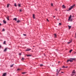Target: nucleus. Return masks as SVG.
<instances>
[{
    "label": "nucleus",
    "instance_id": "obj_1",
    "mask_svg": "<svg viewBox=\"0 0 76 76\" xmlns=\"http://www.w3.org/2000/svg\"><path fill=\"white\" fill-rule=\"evenodd\" d=\"M71 60H67V61H66V63H68L69 61H70V62H72L73 61V60H75V58H71Z\"/></svg>",
    "mask_w": 76,
    "mask_h": 76
},
{
    "label": "nucleus",
    "instance_id": "obj_2",
    "mask_svg": "<svg viewBox=\"0 0 76 76\" xmlns=\"http://www.w3.org/2000/svg\"><path fill=\"white\" fill-rule=\"evenodd\" d=\"M72 18V15H71L69 17V19H68V21H69V20H70V21L71 22H72V21L73 20V19L71 18Z\"/></svg>",
    "mask_w": 76,
    "mask_h": 76
},
{
    "label": "nucleus",
    "instance_id": "obj_3",
    "mask_svg": "<svg viewBox=\"0 0 76 76\" xmlns=\"http://www.w3.org/2000/svg\"><path fill=\"white\" fill-rule=\"evenodd\" d=\"M75 73H76V72L75 71V70H74L72 72V74H71V76H73V75H74V74H75Z\"/></svg>",
    "mask_w": 76,
    "mask_h": 76
},
{
    "label": "nucleus",
    "instance_id": "obj_4",
    "mask_svg": "<svg viewBox=\"0 0 76 76\" xmlns=\"http://www.w3.org/2000/svg\"><path fill=\"white\" fill-rule=\"evenodd\" d=\"M75 6V5H73L72 6L69 8V10H72V9H73L74 7V6Z\"/></svg>",
    "mask_w": 76,
    "mask_h": 76
},
{
    "label": "nucleus",
    "instance_id": "obj_5",
    "mask_svg": "<svg viewBox=\"0 0 76 76\" xmlns=\"http://www.w3.org/2000/svg\"><path fill=\"white\" fill-rule=\"evenodd\" d=\"M30 50H31V49L29 48H27V49L26 50V51H30Z\"/></svg>",
    "mask_w": 76,
    "mask_h": 76
},
{
    "label": "nucleus",
    "instance_id": "obj_6",
    "mask_svg": "<svg viewBox=\"0 0 76 76\" xmlns=\"http://www.w3.org/2000/svg\"><path fill=\"white\" fill-rule=\"evenodd\" d=\"M6 18L8 20H9V16H7V17H6Z\"/></svg>",
    "mask_w": 76,
    "mask_h": 76
},
{
    "label": "nucleus",
    "instance_id": "obj_7",
    "mask_svg": "<svg viewBox=\"0 0 76 76\" xmlns=\"http://www.w3.org/2000/svg\"><path fill=\"white\" fill-rule=\"evenodd\" d=\"M62 7L63 9H64L66 8V7H65V6H64V5H63Z\"/></svg>",
    "mask_w": 76,
    "mask_h": 76
},
{
    "label": "nucleus",
    "instance_id": "obj_8",
    "mask_svg": "<svg viewBox=\"0 0 76 76\" xmlns=\"http://www.w3.org/2000/svg\"><path fill=\"white\" fill-rule=\"evenodd\" d=\"M68 27H69V29H70V28H72V26H68Z\"/></svg>",
    "mask_w": 76,
    "mask_h": 76
},
{
    "label": "nucleus",
    "instance_id": "obj_9",
    "mask_svg": "<svg viewBox=\"0 0 76 76\" xmlns=\"http://www.w3.org/2000/svg\"><path fill=\"white\" fill-rule=\"evenodd\" d=\"M72 42V40H71L70 42H68V44H69L71 43V42Z\"/></svg>",
    "mask_w": 76,
    "mask_h": 76
},
{
    "label": "nucleus",
    "instance_id": "obj_10",
    "mask_svg": "<svg viewBox=\"0 0 76 76\" xmlns=\"http://www.w3.org/2000/svg\"><path fill=\"white\" fill-rule=\"evenodd\" d=\"M6 73H4L3 74V76H6Z\"/></svg>",
    "mask_w": 76,
    "mask_h": 76
},
{
    "label": "nucleus",
    "instance_id": "obj_11",
    "mask_svg": "<svg viewBox=\"0 0 76 76\" xmlns=\"http://www.w3.org/2000/svg\"><path fill=\"white\" fill-rule=\"evenodd\" d=\"M17 23H19V22H20V20H18L17 21Z\"/></svg>",
    "mask_w": 76,
    "mask_h": 76
},
{
    "label": "nucleus",
    "instance_id": "obj_12",
    "mask_svg": "<svg viewBox=\"0 0 76 76\" xmlns=\"http://www.w3.org/2000/svg\"><path fill=\"white\" fill-rule=\"evenodd\" d=\"M13 20H16V21H17V18H14Z\"/></svg>",
    "mask_w": 76,
    "mask_h": 76
},
{
    "label": "nucleus",
    "instance_id": "obj_13",
    "mask_svg": "<svg viewBox=\"0 0 76 76\" xmlns=\"http://www.w3.org/2000/svg\"><path fill=\"white\" fill-rule=\"evenodd\" d=\"M14 65V64H13L12 65H11V66H10L11 67H13Z\"/></svg>",
    "mask_w": 76,
    "mask_h": 76
},
{
    "label": "nucleus",
    "instance_id": "obj_14",
    "mask_svg": "<svg viewBox=\"0 0 76 76\" xmlns=\"http://www.w3.org/2000/svg\"><path fill=\"white\" fill-rule=\"evenodd\" d=\"M9 6H10V4H7V7L8 8L9 7Z\"/></svg>",
    "mask_w": 76,
    "mask_h": 76
},
{
    "label": "nucleus",
    "instance_id": "obj_15",
    "mask_svg": "<svg viewBox=\"0 0 76 76\" xmlns=\"http://www.w3.org/2000/svg\"><path fill=\"white\" fill-rule=\"evenodd\" d=\"M4 23H6V21L4 20H3Z\"/></svg>",
    "mask_w": 76,
    "mask_h": 76
},
{
    "label": "nucleus",
    "instance_id": "obj_16",
    "mask_svg": "<svg viewBox=\"0 0 76 76\" xmlns=\"http://www.w3.org/2000/svg\"><path fill=\"white\" fill-rule=\"evenodd\" d=\"M7 51V48H6L4 50V51H5V52H6Z\"/></svg>",
    "mask_w": 76,
    "mask_h": 76
},
{
    "label": "nucleus",
    "instance_id": "obj_17",
    "mask_svg": "<svg viewBox=\"0 0 76 76\" xmlns=\"http://www.w3.org/2000/svg\"><path fill=\"white\" fill-rule=\"evenodd\" d=\"M26 56H27V57H29V56H31V55H26Z\"/></svg>",
    "mask_w": 76,
    "mask_h": 76
},
{
    "label": "nucleus",
    "instance_id": "obj_18",
    "mask_svg": "<svg viewBox=\"0 0 76 76\" xmlns=\"http://www.w3.org/2000/svg\"><path fill=\"white\" fill-rule=\"evenodd\" d=\"M33 16L34 19H35V15L34 14H33Z\"/></svg>",
    "mask_w": 76,
    "mask_h": 76
},
{
    "label": "nucleus",
    "instance_id": "obj_19",
    "mask_svg": "<svg viewBox=\"0 0 76 76\" xmlns=\"http://www.w3.org/2000/svg\"><path fill=\"white\" fill-rule=\"evenodd\" d=\"M15 6V7H17V5H16V4L15 3L14 4Z\"/></svg>",
    "mask_w": 76,
    "mask_h": 76
},
{
    "label": "nucleus",
    "instance_id": "obj_20",
    "mask_svg": "<svg viewBox=\"0 0 76 76\" xmlns=\"http://www.w3.org/2000/svg\"><path fill=\"white\" fill-rule=\"evenodd\" d=\"M20 5H21V4H18V6L19 7H21Z\"/></svg>",
    "mask_w": 76,
    "mask_h": 76
},
{
    "label": "nucleus",
    "instance_id": "obj_21",
    "mask_svg": "<svg viewBox=\"0 0 76 76\" xmlns=\"http://www.w3.org/2000/svg\"><path fill=\"white\" fill-rule=\"evenodd\" d=\"M4 44H6V41H4L3 43Z\"/></svg>",
    "mask_w": 76,
    "mask_h": 76
},
{
    "label": "nucleus",
    "instance_id": "obj_22",
    "mask_svg": "<svg viewBox=\"0 0 76 76\" xmlns=\"http://www.w3.org/2000/svg\"><path fill=\"white\" fill-rule=\"evenodd\" d=\"M72 51V50H69V53H70Z\"/></svg>",
    "mask_w": 76,
    "mask_h": 76
},
{
    "label": "nucleus",
    "instance_id": "obj_23",
    "mask_svg": "<svg viewBox=\"0 0 76 76\" xmlns=\"http://www.w3.org/2000/svg\"><path fill=\"white\" fill-rule=\"evenodd\" d=\"M40 67H42V66H43V65H42V64H40Z\"/></svg>",
    "mask_w": 76,
    "mask_h": 76
},
{
    "label": "nucleus",
    "instance_id": "obj_24",
    "mask_svg": "<svg viewBox=\"0 0 76 76\" xmlns=\"http://www.w3.org/2000/svg\"><path fill=\"white\" fill-rule=\"evenodd\" d=\"M17 70H18V71H20V69H17Z\"/></svg>",
    "mask_w": 76,
    "mask_h": 76
},
{
    "label": "nucleus",
    "instance_id": "obj_25",
    "mask_svg": "<svg viewBox=\"0 0 76 76\" xmlns=\"http://www.w3.org/2000/svg\"><path fill=\"white\" fill-rule=\"evenodd\" d=\"M23 35L24 36H26V34H23Z\"/></svg>",
    "mask_w": 76,
    "mask_h": 76
},
{
    "label": "nucleus",
    "instance_id": "obj_26",
    "mask_svg": "<svg viewBox=\"0 0 76 76\" xmlns=\"http://www.w3.org/2000/svg\"><path fill=\"white\" fill-rule=\"evenodd\" d=\"M5 31V30L4 29V28H3L2 31Z\"/></svg>",
    "mask_w": 76,
    "mask_h": 76
},
{
    "label": "nucleus",
    "instance_id": "obj_27",
    "mask_svg": "<svg viewBox=\"0 0 76 76\" xmlns=\"http://www.w3.org/2000/svg\"><path fill=\"white\" fill-rule=\"evenodd\" d=\"M62 67L63 68H66V67H65L64 66H63Z\"/></svg>",
    "mask_w": 76,
    "mask_h": 76
},
{
    "label": "nucleus",
    "instance_id": "obj_28",
    "mask_svg": "<svg viewBox=\"0 0 76 76\" xmlns=\"http://www.w3.org/2000/svg\"><path fill=\"white\" fill-rule=\"evenodd\" d=\"M54 35H55V37H56V36H57V35H56V34H54Z\"/></svg>",
    "mask_w": 76,
    "mask_h": 76
},
{
    "label": "nucleus",
    "instance_id": "obj_29",
    "mask_svg": "<svg viewBox=\"0 0 76 76\" xmlns=\"http://www.w3.org/2000/svg\"><path fill=\"white\" fill-rule=\"evenodd\" d=\"M22 74H25L26 73V72H23L22 73Z\"/></svg>",
    "mask_w": 76,
    "mask_h": 76
},
{
    "label": "nucleus",
    "instance_id": "obj_30",
    "mask_svg": "<svg viewBox=\"0 0 76 76\" xmlns=\"http://www.w3.org/2000/svg\"><path fill=\"white\" fill-rule=\"evenodd\" d=\"M58 73H59V72H57V73H56V75H58Z\"/></svg>",
    "mask_w": 76,
    "mask_h": 76
},
{
    "label": "nucleus",
    "instance_id": "obj_31",
    "mask_svg": "<svg viewBox=\"0 0 76 76\" xmlns=\"http://www.w3.org/2000/svg\"><path fill=\"white\" fill-rule=\"evenodd\" d=\"M47 20L48 21V22H49V20L48 19H47Z\"/></svg>",
    "mask_w": 76,
    "mask_h": 76
},
{
    "label": "nucleus",
    "instance_id": "obj_32",
    "mask_svg": "<svg viewBox=\"0 0 76 76\" xmlns=\"http://www.w3.org/2000/svg\"><path fill=\"white\" fill-rule=\"evenodd\" d=\"M24 58H22V59H21V60L22 61V60H24Z\"/></svg>",
    "mask_w": 76,
    "mask_h": 76
},
{
    "label": "nucleus",
    "instance_id": "obj_33",
    "mask_svg": "<svg viewBox=\"0 0 76 76\" xmlns=\"http://www.w3.org/2000/svg\"><path fill=\"white\" fill-rule=\"evenodd\" d=\"M51 6H53V4H51Z\"/></svg>",
    "mask_w": 76,
    "mask_h": 76
},
{
    "label": "nucleus",
    "instance_id": "obj_34",
    "mask_svg": "<svg viewBox=\"0 0 76 76\" xmlns=\"http://www.w3.org/2000/svg\"><path fill=\"white\" fill-rule=\"evenodd\" d=\"M59 25H61V23H59Z\"/></svg>",
    "mask_w": 76,
    "mask_h": 76
},
{
    "label": "nucleus",
    "instance_id": "obj_35",
    "mask_svg": "<svg viewBox=\"0 0 76 76\" xmlns=\"http://www.w3.org/2000/svg\"><path fill=\"white\" fill-rule=\"evenodd\" d=\"M58 69H57V72H58Z\"/></svg>",
    "mask_w": 76,
    "mask_h": 76
},
{
    "label": "nucleus",
    "instance_id": "obj_36",
    "mask_svg": "<svg viewBox=\"0 0 76 76\" xmlns=\"http://www.w3.org/2000/svg\"><path fill=\"white\" fill-rule=\"evenodd\" d=\"M1 48V46L0 45V48Z\"/></svg>",
    "mask_w": 76,
    "mask_h": 76
},
{
    "label": "nucleus",
    "instance_id": "obj_37",
    "mask_svg": "<svg viewBox=\"0 0 76 76\" xmlns=\"http://www.w3.org/2000/svg\"><path fill=\"white\" fill-rule=\"evenodd\" d=\"M19 54L20 56V55H21V53H19Z\"/></svg>",
    "mask_w": 76,
    "mask_h": 76
},
{
    "label": "nucleus",
    "instance_id": "obj_38",
    "mask_svg": "<svg viewBox=\"0 0 76 76\" xmlns=\"http://www.w3.org/2000/svg\"><path fill=\"white\" fill-rule=\"evenodd\" d=\"M20 12H22V10H20Z\"/></svg>",
    "mask_w": 76,
    "mask_h": 76
},
{
    "label": "nucleus",
    "instance_id": "obj_39",
    "mask_svg": "<svg viewBox=\"0 0 76 76\" xmlns=\"http://www.w3.org/2000/svg\"><path fill=\"white\" fill-rule=\"evenodd\" d=\"M64 73V72H61V73Z\"/></svg>",
    "mask_w": 76,
    "mask_h": 76
},
{
    "label": "nucleus",
    "instance_id": "obj_40",
    "mask_svg": "<svg viewBox=\"0 0 76 76\" xmlns=\"http://www.w3.org/2000/svg\"><path fill=\"white\" fill-rule=\"evenodd\" d=\"M0 25L1 26V24L0 23Z\"/></svg>",
    "mask_w": 76,
    "mask_h": 76
},
{
    "label": "nucleus",
    "instance_id": "obj_41",
    "mask_svg": "<svg viewBox=\"0 0 76 76\" xmlns=\"http://www.w3.org/2000/svg\"><path fill=\"white\" fill-rule=\"evenodd\" d=\"M53 18H55V16H54Z\"/></svg>",
    "mask_w": 76,
    "mask_h": 76
},
{
    "label": "nucleus",
    "instance_id": "obj_42",
    "mask_svg": "<svg viewBox=\"0 0 76 76\" xmlns=\"http://www.w3.org/2000/svg\"><path fill=\"white\" fill-rule=\"evenodd\" d=\"M67 68V67H65V68Z\"/></svg>",
    "mask_w": 76,
    "mask_h": 76
},
{
    "label": "nucleus",
    "instance_id": "obj_43",
    "mask_svg": "<svg viewBox=\"0 0 76 76\" xmlns=\"http://www.w3.org/2000/svg\"><path fill=\"white\" fill-rule=\"evenodd\" d=\"M60 70H59V71H58V72H60Z\"/></svg>",
    "mask_w": 76,
    "mask_h": 76
},
{
    "label": "nucleus",
    "instance_id": "obj_44",
    "mask_svg": "<svg viewBox=\"0 0 76 76\" xmlns=\"http://www.w3.org/2000/svg\"><path fill=\"white\" fill-rule=\"evenodd\" d=\"M35 46H33V47H34Z\"/></svg>",
    "mask_w": 76,
    "mask_h": 76
},
{
    "label": "nucleus",
    "instance_id": "obj_45",
    "mask_svg": "<svg viewBox=\"0 0 76 76\" xmlns=\"http://www.w3.org/2000/svg\"><path fill=\"white\" fill-rule=\"evenodd\" d=\"M60 70H61V69H60Z\"/></svg>",
    "mask_w": 76,
    "mask_h": 76
},
{
    "label": "nucleus",
    "instance_id": "obj_46",
    "mask_svg": "<svg viewBox=\"0 0 76 76\" xmlns=\"http://www.w3.org/2000/svg\"><path fill=\"white\" fill-rule=\"evenodd\" d=\"M72 17H73V16H72Z\"/></svg>",
    "mask_w": 76,
    "mask_h": 76
}]
</instances>
